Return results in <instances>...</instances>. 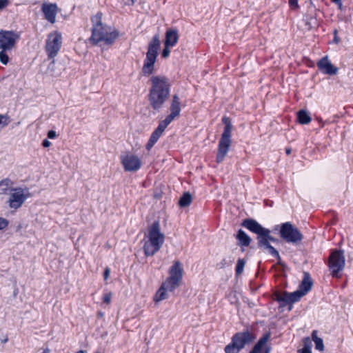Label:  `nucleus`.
<instances>
[{
	"mask_svg": "<svg viewBox=\"0 0 353 353\" xmlns=\"http://www.w3.org/2000/svg\"><path fill=\"white\" fill-rule=\"evenodd\" d=\"M241 225L257 235L256 239L259 248H262L263 250H267L272 256L279 261L281 260L279 252L270 245V242H278L279 240L270 235L271 231L269 229L263 228L256 220L252 219H244L241 223Z\"/></svg>",
	"mask_w": 353,
	"mask_h": 353,
	"instance_id": "1",
	"label": "nucleus"
},
{
	"mask_svg": "<svg viewBox=\"0 0 353 353\" xmlns=\"http://www.w3.org/2000/svg\"><path fill=\"white\" fill-rule=\"evenodd\" d=\"M101 19V12H98L91 18L92 28L90 41L94 46L98 45L100 42H104L107 45H112L118 38L119 33L114 28L103 24Z\"/></svg>",
	"mask_w": 353,
	"mask_h": 353,
	"instance_id": "2",
	"label": "nucleus"
},
{
	"mask_svg": "<svg viewBox=\"0 0 353 353\" xmlns=\"http://www.w3.org/2000/svg\"><path fill=\"white\" fill-rule=\"evenodd\" d=\"M151 88L148 94L150 104L154 110H160L167 100L170 90V84L164 76H152L150 79Z\"/></svg>",
	"mask_w": 353,
	"mask_h": 353,
	"instance_id": "3",
	"label": "nucleus"
},
{
	"mask_svg": "<svg viewBox=\"0 0 353 353\" xmlns=\"http://www.w3.org/2000/svg\"><path fill=\"white\" fill-rule=\"evenodd\" d=\"M165 235L161 232L159 221H155L148 228V234L144 239L143 252L146 256L154 255L162 247Z\"/></svg>",
	"mask_w": 353,
	"mask_h": 353,
	"instance_id": "4",
	"label": "nucleus"
},
{
	"mask_svg": "<svg viewBox=\"0 0 353 353\" xmlns=\"http://www.w3.org/2000/svg\"><path fill=\"white\" fill-rule=\"evenodd\" d=\"M160 44L159 36L155 34L148 44L146 57L144 59L142 68V73L144 76H149L153 73Z\"/></svg>",
	"mask_w": 353,
	"mask_h": 353,
	"instance_id": "5",
	"label": "nucleus"
},
{
	"mask_svg": "<svg viewBox=\"0 0 353 353\" xmlns=\"http://www.w3.org/2000/svg\"><path fill=\"white\" fill-rule=\"evenodd\" d=\"M223 123L225 124L223 132L219 142L218 152L216 154V162L221 163L227 155L231 145V134L232 125L230 119L224 117L222 119Z\"/></svg>",
	"mask_w": 353,
	"mask_h": 353,
	"instance_id": "6",
	"label": "nucleus"
},
{
	"mask_svg": "<svg viewBox=\"0 0 353 353\" xmlns=\"http://www.w3.org/2000/svg\"><path fill=\"white\" fill-rule=\"evenodd\" d=\"M255 337L249 331H243L233 335L231 342L225 347V353H239L246 345L251 343Z\"/></svg>",
	"mask_w": 353,
	"mask_h": 353,
	"instance_id": "7",
	"label": "nucleus"
},
{
	"mask_svg": "<svg viewBox=\"0 0 353 353\" xmlns=\"http://www.w3.org/2000/svg\"><path fill=\"white\" fill-rule=\"evenodd\" d=\"M30 196L31 194L27 188H13L10 192L8 201V205L11 209L17 210L21 208L26 200Z\"/></svg>",
	"mask_w": 353,
	"mask_h": 353,
	"instance_id": "8",
	"label": "nucleus"
},
{
	"mask_svg": "<svg viewBox=\"0 0 353 353\" xmlns=\"http://www.w3.org/2000/svg\"><path fill=\"white\" fill-rule=\"evenodd\" d=\"M280 236L287 243H297L303 239V235L299 230L290 222L281 224Z\"/></svg>",
	"mask_w": 353,
	"mask_h": 353,
	"instance_id": "9",
	"label": "nucleus"
},
{
	"mask_svg": "<svg viewBox=\"0 0 353 353\" xmlns=\"http://www.w3.org/2000/svg\"><path fill=\"white\" fill-rule=\"evenodd\" d=\"M61 44L62 37L61 33L56 31L48 34L45 47L48 59H54L57 55Z\"/></svg>",
	"mask_w": 353,
	"mask_h": 353,
	"instance_id": "10",
	"label": "nucleus"
},
{
	"mask_svg": "<svg viewBox=\"0 0 353 353\" xmlns=\"http://www.w3.org/2000/svg\"><path fill=\"white\" fill-rule=\"evenodd\" d=\"M345 265L344 252L343 250H336L330 256L329 267L332 276L336 277L340 271Z\"/></svg>",
	"mask_w": 353,
	"mask_h": 353,
	"instance_id": "11",
	"label": "nucleus"
},
{
	"mask_svg": "<svg viewBox=\"0 0 353 353\" xmlns=\"http://www.w3.org/2000/svg\"><path fill=\"white\" fill-rule=\"evenodd\" d=\"M20 36L14 31L1 30L0 31V50H11Z\"/></svg>",
	"mask_w": 353,
	"mask_h": 353,
	"instance_id": "12",
	"label": "nucleus"
},
{
	"mask_svg": "<svg viewBox=\"0 0 353 353\" xmlns=\"http://www.w3.org/2000/svg\"><path fill=\"white\" fill-rule=\"evenodd\" d=\"M121 161L125 171L136 172L142 166L141 160L136 155L126 154L121 157Z\"/></svg>",
	"mask_w": 353,
	"mask_h": 353,
	"instance_id": "13",
	"label": "nucleus"
},
{
	"mask_svg": "<svg viewBox=\"0 0 353 353\" xmlns=\"http://www.w3.org/2000/svg\"><path fill=\"white\" fill-rule=\"evenodd\" d=\"M305 3L307 5L308 10L303 17L302 21L303 25H301V26L303 30H310L313 28V22L315 21V18L313 17L312 14L314 12L316 9L312 0L307 1Z\"/></svg>",
	"mask_w": 353,
	"mask_h": 353,
	"instance_id": "14",
	"label": "nucleus"
},
{
	"mask_svg": "<svg viewBox=\"0 0 353 353\" xmlns=\"http://www.w3.org/2000/svg\"><path fill=\"white\" fill-rule=\"evenodd\" d=\"M319 70L323 74L334 75L338 73L339 69L331 63L327 56L323 57L317 62Z\"/></svg>",
	"mask_w": 353,
	"mask_h": 353,
	"instance_id": "15",
	"label": "nucleus"
},
{
	"mask_svg": "<svg viewBox=\"0 0 353 353\" xmlns=\"http://www.w3.org/2000/svg\"><path fill=\"white\" fill-rule=\"evenodd\" d=\"M57 10L58 7L56 3H44L41 6V11L45 19L51 23H54L56 21Z\"/></svg>",
	"mask_w": 353,
	"mask_h": 353,
	"instance_id": "16",
	"label": "nucleus"
},
{
	"mask_svg": "<svg viewBox=\"0 0 353 353\" xmlns=\"http://www.w3.org/2000/svg\"><path fill=\"white\" fill-rule=\"evenodd\" d=\"M183 268L179 261H174L169 270L168 278L181 282L183 279Z\"/></svg>",
	"mask_w": 353,
	"mask_h": 353,
	"instance_id": "17",
	"label": "nucleus"
},
{
	"mask_svg": "<svg viewBox=\"0 0 353 353\" xmlns=\"http://www.w3.org/2000/svg\"><path fill=\"white\" fill-rule=\"evenodd\" d=\"M179 40L178 30L176 28H169L165 32L164 46H174Z\"/></svg>",
	"mask_w": 353,
	"mask_h": 353,
	"instance_id": "18",
	"label": "nucleus"
},
{
	"mask_svg": "<svg viewBox=\"0 0 353 353\" xmlns=\"http://www.w3.org/2000/svg\"><path fill=\"white\" fill-rule=\"evenodd\" d=\"M312 281L310 275L308 272H304V276L302 282L299 286V290L301 292H304L305 295L312 288Z\"/></svg>",
	"mask_w": 353,
	"mask_h": 353,
	"instance_id": "19",
	"label": "nucleus"
},
{
	"mask_svg": "<svg viewBox=\"0 0 353 353\" xmlns=\"http://www.w3.org/2000/svg\"><path fill=\"white\" fill-rule=\"evenodd\" d=\"M170 110V114L176 117L179 116L181 112V101L177 94L173 95Z\"/></svg>",
	"mask_w": 353,
	"mask_h": 353,
	"instance_id": "20",
	"label": "nucleus"
},
{
	"mask_svg": "<svg viewBox=\"0 0 353 353\" xmlns=\"http://www.w3.org/2000/svg\"><path fill=\"white\" fill-rule=\"evenodd\" d=\"M236 239L239 241L238 244L240 246L247 247L252 241L251 238L241 229L238 230Z\"/></svg>",
	"mask_w": 353,
	"mask_h": 353,
	"instance_id": "21",
	"label": "nucleus"
},
{
	"mask_svg": "<svg viewBox=\"0 0 353 353\" xmlns=\"http://www.w3.org/2000/svg\"><path fill=\"white\" fill-rule=\"evenodd\" d=\"M14 182L9 178L0 181V194H8L13 188Z\"/></svg>",
	"mask_w": 353,
	"mask_h": 353,
	"instance_id": "22",
	"label": "nucleus"
},
{
	"mask_svg": "<svg viewBox=\"0 0 353 353\" xmlns=\"http://www.w3.org/2000/svg\"><path fill=\"white\" fill-rule=\"evenodd\" d=\"M270 337V333L265 334L261 338H260L250 353H261L263 347L265 346Z\"/></svg>",
	"mask_w": 353,
	"mask_h": 353,
	"instance_id": "23",
	"label": "nucleus"
},
{
	"mask_svg": "<svg viewBox=\"0 0 353 353\" xmlns=\"http://www.w3.org/2000/svg\"><path fill=\"white\" fill-rule=\"evenodd\" d=\"M274 299L280 303L281 307H285L289 305L288 292H275L273 294Z\"/></svg>",
	"mask_w": 353,
	"mask_h": 353,
	"instance_id": "24",
	"label": "nucleus"
},
{
	"mask_svg": "<svg viewBox=\"0 0 353 353\" xmlns=\"http://www.w3.org/2000/svg\"><path fill=\"white\" fill-rule=\"evenodd\" d=\"M304 296V292H301V290H296L292 293L288 292V301H289V310H291L292 308V305L296 302H298L301 297Z\"/></svg>",
	"mask_w": 353,
	"mask_h": 353,
	"instance_id": "25",
	"label": "nucleus"
},
{
	"mask_svg": "<svg viewBox=\"0 0 353 353\" xmlns=\"http://www.w3.org/2000/svg\"><path fill=\"white\" fill-rule=\"evenodd\" d=\"M179 281L176 280L171 279L170 278H167L165 281L162 283V286L165 288V290L168 292H173L180 285Z\"/></svg>",
	"mask_w": 353,
	"mask_h": 353,
	"instance_id": "26",
	"label": "nucleus"
},
{
	"mask_svg": "<svg viewBox=\"0 0 353 353\" xmlns=\"http://www.w3.org/2000/svg\"><path fill=\"white\" fill-rule=\"evenodd\" d=\"M312 339L314 342L315 349L320 352L324 351V344L323 341L321 338L317 336V331L313 330L312 332Z\"/></svg>",
	"mask_w": 353,
	"mask_h": 353,
	"instance_id": "27",
	"label": "nucleus"
},
{
	"mask_svg": "<svg viewBox=\"0 0 353 353\" xmlns=\"http://www.w3.org/2000/svg\"><path fill=\"white\" fill-rule=\"evenodd\" d=\"M297 119L301 124H308L312 119L306 110H301L297 113Z\"/></svg>",
	"mask_w": 353,
	"mask_h": 353,
	"instance_id": "28",
	"label": "nucleus"
},
{
	"mask_svg": "<svg viewBox=\"0 0 353 353\" xmlns=\"http://www.w3.org/2000/svg\"><path fill=\"white\" fill-rule=\"evenodd\" d=\"M162 134L159 133L157 131H154L148 143H146V145H145V148L148 150H150L154 145V144L157 142V141L159 140V137L161 136Z\"/></svg>",
	"mask_w": 353,
	"mask_h": 353,
	"instance_id": "29",
	"label": "nucleus"
},
{
	"mask_svg": "<svg viewBox=\"0 0 353 353\" xmlns=\"http://www.w3.org/2000/svg\"><path fill=\"white\" fill-rule=\"evenodd\" d=\"M192 202V196L190 192H185L179 201V205L181 208L188 207Z\"/></svg>",
	"mask_w": 353,
	"mask_h": 353,
	"instance_id": "30",
	"label": "nucleus"
},
{
	"mask_svg": "<svg viewBox=\"0 0 353 353\" xmlns=\"http://www.w3.org/2000/svg\"><path fill=\"white\" fill-rule=\"evenodd\" d=\"M167 290L165 289L162 285L160 287V288L157 292L154 297V301L155 302H160L163 300H165L168 299V294H167Z\"/></svg>",
	"mask_w": 353,
	"mask_h": 353,
	"instance_id": "31",
	"label": "nucleus"
},
{
	"mask_svg": "<svg viewBox=\"0 0 353 353\" xmlns=\"http://www.w3.org/2000/svg\"><path fill=\"white\" fill-rule=\"evenodd\" d=\"M312 342L310 337H305L303 339V347L299 350V353H312L311 351Z\"/></svg>",
	"mask_w": 353,
	"mask_h": 353,
	"instance_id": "32",
	"label": "nucleus"
},
{
	"mask_svg": "<svg viewBox=\"0 0 353 353\" xmlns=\"http://www.w3.org/2000/svg\"><path fill=\"white\" fill-rule=\"evenodd\" d=\"M246 261L244 259H239L236 265V274L239 275L243 272Z\"/></svg>",
	"mask_w": 353,
	"mask_h": 353,
	"instance_id": "33",
	"label": "nucleus"
},
{
	"mask_svg": "<svg viewBox=\"0 0 353 353\" xmlns=\"http://www.w3.org/2000/svg\"><path fill=\"white\" fill-rule=\"evenodd\" d=\"M8 52L10 50H1L0 51V62L3 65H7L9 62Z\"/></svg>",
	"mask_w": 353,
	"mask_h": 353,
	"instance_id": "34",
	"label": "nucleus"
},
{
	"mask_svg": "<svg viewBox=\"0 0 353 353\" xmlns=\"http://www.w3.org/2000/svg\"><path fill=\"white\" fill-rule=\"evenodd\" d=\"M10 123V119L7 115L0 114V128L7 126Z\"/></svg>",
	"mask_w": 353,
	"mask_h": 353,
	"instance_id": "35",
	"label": "nucleus"
},
{
	"mask_svg": "<svg viewBox=\"0 0 353 353\" xmlns=\"http://www.w3.org/2000/svg\"><path fill=\"white\" fill-rule=\"evenodd\" d=\"M167 127L168 126L163 121H161L154 130L162 134Z\"/></svg>",
	"mask_w": 353,
	"mask_h": 353,
	"instance_id": "36",
	"label": "nucleus"
},
{
	"mask_svg": "<svg viewBox=\"0 0 353 353\" xmlns=\"http://www.w3.org/2000/svg\"><path fill=\"white\" fill-rule=\"evenodd\" d=\"M176 117L170 113L162 121L168 126Z\"/></svg>",
	"mask_w": 353,
	"mask_h": 353,
	"instance_id": "37",
	"label": "nucleus"
},
{
	"mask_svg": "<svg viewBox=\"0 0 353 353\" xmlns=\"http://www.w3.org/2000/svg\"><path fill=\"white\" fill-rule=\"evenodd\" d=\"M170 47V46H164V48L161 53V56L163 58H167L170 55V50L169 49Z\"/></svg>",
	"mask_w": 353,
	"mask_h": 353,
	"instance_id": "38",
	"label": "nucleus"
},
{
	"mask_svg": "<svg viewBox=\"0 0 353 353\" xmlns=\"http://www.w3.org/2000/svg\"><path fill=\"white\" fill-rule=\"evenodd\" d=\"M8 225V221L3 218L0 217V230L6 228Z\"/></svg>",
	"mask_w": 353,
	"mask_h": 353,
	"instance_id": "39",
	"label": "nucleus"
},
{
	"mask_svg": "<svg viewBox=\"0 0 353 353\" xmlns=\"http://www.w3.org/2000/svg\"><path fill=\"white\" fill-rule=\"evenodd\" d=\"M111 297H112V294L107 293V294H104V296L103 297V301L106 304H109L111 301Z\"/></svg>",
	"mask_w": 353,
	"mask_h": 353,
	"instance_id": "40",
	"label": "nucleus"
},
{
	"mask_svg": "<svg viewBox=\"0 0 353 353\" xmlns=\"http://www.w3.org/2000/svg\"><path fill=\"white\" fill-rule=\"evenodd\" d=\"M289 5L292 9H297L299 8L298 0H288Z\"/></svg>",
	"mask_w": 353,
	"mask_h": 353,
	"instance_id": "41",
	"label": "nucleus"
},
{
	"mask_svg": "<svg viewBox=\"0 0 353 353\" xmlns=\"http://www.w3.org/2000/svg\"><path fill=\"white\" fill-rule=\"evenodd\" d=\"M9 4V0H0V10L7 7Z\"/></svg>",
	"mask_w": 353,
	"mask_h": 353,
	"instance_id": "42",
	"label": "nucleus"
},
{
	"mask_svg": "<svg viewBox=\"0 0 353 353\" xmlns=\"http://www.w3.org/2000/svg\"><path fill=\"white\" fill-rule=\"evenodd\" d=\"M57 137V133L54 130H50L48 132V139H54Z\"/></svg>",
	"mask_w": 353,
	"mask_h": 353,
	"instance_id": "43",
	"label": "nucleus"
},
{
	"mask_svg": "<svg viewBox=\"0 0 353 353\" xmlns=\"http://www.w3.org/2000/svg\"><path fill=\"white\" fill-rule=\"evenodd\" d=\"M42 145L44 148H48L51 145V142L48 139H45L44 140H43Z\"/></svg>",
	"mask_w": 353,
	"mask_h": 353,
	"instance_id": "44",
	"label": "nucleus"
},
{
	"mask_svg": "<svg viewBox=\"0 0 353 353\" xmlns=\"http://www.w3.org/2000/svg\"><path fill=\"white\" fill-rule=\"evenodd\" d=\"M228 264L227 261H226V259H223L219 264H218V266L219 267V268H224L225 267V265Z\"/></svg>",
	"mask_w": 353,
	"mask_h": 353,
	"instance_id": "45",
	"label": "nucleus"
},
{
	"mask_svg": "<svg viewBox=\"0 0 353 353\" xmlns=\"http://www.w3.org/2000/svg\"><path fill=\"white\" fill-rule=\"evenodd\" d=\"M335 4L337 5L338 6V8L340 10H343V3H342V0H339V1H336L334 2Z\"/></svg>",
	"mask_w": 353,
	"mask_h": 353,
	"instance_id": "46",
	"label": "nucleus"
},
{
	"mask_svg": "<svg viewBox=\"0 0 353 353\" xmlns=\"http://www.w3.org/2000/svg\"><path fill=\"white\" fill-rule=\"evenodd\" d=\"M109 275H110V269L106 268L103 273L104 279H105V280L108 279Z\"/></svg>",
	"mask_w": 353,
	"mask_h": 353,
	"instance_id": "47",
	"label": "nucleus"
},
{
	"mask_svg": "<svg viewBox=\"0 0 353 353\" xmlns=\"http://www.w3.org/2000/svg\"><path fill=\"white\" fill-rule=\"evenodd\" d=\"M270 347H266L264 352H261V353H270Z\"/></svg>",
	"mask_w": 353,
	"mask_h": 353,
	"instance_id": "48",
	"label": "nucleus"
},
{
	"mask_svg": "<svg viewBox=\"0 0 353 353\" xmlns=\"http://www.w3.org/2000/svg\"><path fill=\"white\" fill-rule=\"evenodd\" d=\"M285 152L287 154H290L291 153V148H285Z\"/></svg>",
	"mask_w": 353,
	"mask_h": 353,
	"instance_id": "49",
	"label": "nucleus"
},
{
	"mask_svg": "<svg viewBox=\"0 0 353 353\" xmlns=\"http://www.w3.org/2000/svg\"><path fill=\"white\" fill-rule=\"evenodd\" d=\"M334 41L336 43H339V40L337 39L336 36H334Z\"/></svg>",
	"mask_w": 353,
	"mask_h": 353,
	"instance_id": "50",
	"label": "nucleus"
},
{
	"mask_svg": "<svg viewBox=\"0 0 353 353\" xmlns=\"http://www.w3.org/2000/svg\"><path fill=\"white\" fill-rule=\"evenodd\" d=\"M76 353H85L83 350H79Z\"/></svg>",
	"mask_w": 353,
	"mask_h": 353,
	"instance_id": "51",
	"label": "nucleus"
},
{
	"mask_svg": "<svg viewBox=\"0 0 353 353\" xmlns=\"http://www.w3.org/2000/svg\"><path fill=\"white\" fill-rule=\"evenodd\" d=\"M336 34H337V30H334V36H336Z\"/></svg>",
	"mask_w": 353,
	"mask_h": 353,
	"instance_id": "52",
	"label": "nucleus"
},
{
	"mask_svg": "<svg viewBox=\"0 0 353 353\" xmlns=\"http://www.w3.org/2000/svg\"><path fill=\"white\" fill-rule=\"evenodd\" d=\"M41 353H49V352H48V350H44V351H43V352H41Z\"/></svg>",
	"mask_w": 353,
	"mask_h": 353,
	"instance_id": "53",
	"label": "nucleus"
},
{
	"mask_svg": "<svg viewBox=\"0 0 353 353\" xmlns=\"http://www.w3.org/2000/svg\"><path fill=\"white\" fill-rule=\"evenodd\" d=\"M137 0H131L132 3H134Z\"/></svg>",
	"mask_w": 353,
	"mask_h": 353,
	"instance_id": "54",
	"label": "nucleus"
},
{
	"mask_svg": "<svg viewBox=\"0 0 353 353\" xmlns=\"http://www.w3.org/2000/svg\"><path fill=\"white\" fill-rule=\"evenodd\" d=\"M7 341H8V339H3V342H4V343L7 342Z\"/></svg>",
	"mask_w": 353,
	"mask_h": 353,
	"instance_id": "55",
	"label": "nucleus"
}]
</instances>
